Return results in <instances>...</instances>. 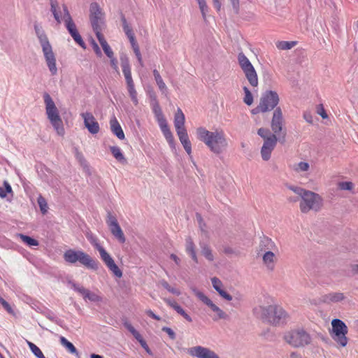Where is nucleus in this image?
<instances>
[{
    "label": "nucleus",
    "instance_id": "nucleus-43",
    "mask_svg": "<svg viewBox=\"0 0 358 358\" xmlns=\"http://www.w3.org/2000/svg\"><path fill=\"white\" fill-rule=\"evenodd\" d=\"M37 202L40 208V210L42 213V214H45L48 211V203L45 200V199L41 195H39L37 199Z\"/></svg>",
    "mask_w": 358,
    "mask_h": 358
},
{
    "label": "nucleus",
    "instance_id": "nucleus-10",
    "mask_svg": "<svg viewBox=\"0 0 358 358\" xmlns=\"http://www.w3.org/2000/svg\"><path fill=\"white\" fill-rule=\"evenodd\" d=\"M121 66L125 78L129 96L134 104L136 106L138 103L137 92L135 89L134 83L131 76V67L127 57H121Z\"/></svg>",
    "mask_w": 358,
    "mask_h": 358
},
{
    "label": "nucleus",
    "instance_id": "nucleus-53",
    "mask_svg": "<svg viewBox=\"0 0 358 358\" xmlns=\"http://www.w3.org/2000/svg\"><path fill=\"white\" fill-rule=\"evenodd\" d=\"M91 44H92V47L96 55L99 57H101L102 56V52H101V49L99 47L98 44L93 39L91 41Z\"/></svg>",
    "mask_w": 358,
    "mask_h": 358
},
{
    "label": "nucleus",
    "instance_id": "nucleus-61",
    "mask_svg": "<svg viewBox=\"0 0 358 358\" xmlns=\"http://www.w3.org/2000/svg\"><path fill=\"white\" fill-rule=\"evenodd\" d=\"M132 335L139 342L140 344L141 341L143 342L144 341V339L142 338L141 335L137 330L134 331V333H133Z\"/></svg>",
    "mask_w": 358,
    "mask_h": 358
},
{
    "label": "nucleus",
    "instance_id": "nucleus-16",
    "mask_svg": "<svg viewBox=\"0 0 358 358\" xmlns=\"http://www.w3.org/2000/svg\"><path fill=\"white\" fill-rule=\"evenodd\" d=\"M279 100V96L276 92L266 90L262 94L259 102L264 107V110L267 112L275 110L277 108Z\"/></svg>",
    "mask_w": 358,
    "mask_h": 358
},
{
    "label": "nucleus",
    "instance_id": "nucleus-3",
    "mask_svg": "<svg viewBox=\"0 0 358 358\" xmlns=\"http://www.w3.org/2000/svg\"><path fill=\"white\" fill-rule=\"evenodd\" d=\"M288 188L301 197L299 207L303 213L310 210L317 212L321 209L322 199L318 194L297 186L290 185Z\"/></svg>",
    "mask_w": 358,
    "mask_h": 358
},
{
    "label": "nucleus",
    "instance_id": "nucleus-31",
    "mask_svg": "<svg viewBox=\"0 0 358 358\" xmlns=\"http://www.w3.org/2000/svg\"><path fill=\"white\" fill-rule=\"evenodd\" d=\"M185 249L187 254L190 255L192 260L195 262H198V258L196 256V250H195V245L191 237H187L186 238V244Z\"/></svg>",
    "mask_w": 358,
    "mask_h": 358
},
{
    "label": "nucleus",
    "instance_id": "nucleus-45",
    "mask_svg": "<svg viewBox=\"0 0 358 358\" xmlns=\"http://www.w3.org/2000/svg\"><path fill=\"white\" fill-rule=\"evenodd\" d=\"M243 91L245 93L243 101L248 106H250L253 103V96L250 90L245 86L243 87Z\"/></svg>",
    "mask_w": 358,
    "mask_h": 358
},
{
    "label": "nucleus",
    "instance_id": "nucleus-4",
    "mask_svg": "<svg viewBox=\"0 0 358 358\" xmlns=\"http://www.w3.org/2000/svg\"><path fill=\"white\" fill-rule=\"evenodd\" d=\"M34 30L36 35L39 41L42 48V51L45 57V62L52 76H55L57 73V68L56 65V57L52 51V45L45 34L44 30L37 23H35Z\"/></svg>",
    "mask_w": 358,
    "mask_h": 358
},
{
    "label": "nucleus",
    "instance_id": "nucleus-17",
    "mask_svg": "<svg viewBox=\"0 0 358 358\" xmlns=\"http://www.w3.org/2000/svg\"><path fill=\"white\" fill-rule=\"evenodd\" d=\"M106 224L113 236L120 243H124L126 238L115 215L108 212Z\"/></svg>",
    "mask_w": 358,
    "mask_h": 358
},
{
    "label": "nucleus",
    "instance_id": "nucleus-48",
    "mask_svg": "<svg viewBox=\"0 0 358 358\" xmlns=\"http://www.w3.org/2000/svg\"><path fill=\"white\" fill-rule=\"evenodd\" d=\"M12 192V187L8 182H4V187H0V197L5 198L7 193Z\"/></svg>",
    "mask_w": 358,
    "mask_h": 358
},
{
    "label": "nucleus",
    "instance_id": "nucleus-40",
    "mask_svg": "<svg viewBox=\"0 0 358 358\" xmlns=\"http://www.w3.org/2000/svg\"><path fill=\"white\" fill-rule=\"evenodd\" d=\"M17 236H20L21 240L29 246L38 245V241H36V239H34L29 236H27V235H24L22 234H18Z\"/></svg>",
    "mask_w": 358,
    "mask_h": 358
},
{
    "label": "nucleus",
    "instance_id": "nucleus-56",
    "mask_svg": "<svg viewBox=\"0 0 358 358\" xmlns=\"http://www.w3.org/2000/svg\"><path fill=\"white\" fill-rule=\"evenodd\" d=\"M317 113L323 118L325 119L327 117V114L322 104L319 105L317 107Z\"/></svg>",
    "mask_w": 358,
    "mask_h": 358
},
{
    "label": "nucleus",
    "instance_id": "nucleus-7",
    "mask_svg": "<svg viewBox=\"0 0 358 358\" xmlns=\"http://www.w3.org/2000/svg\"><path fill=\"white\" fill-rule=\"evenodd\" d=\"M151 106L152 112L157 119L159 126L162 130V132L163 133L170 147L173 150H176V144L174 142L173 136L171 130L169 129L167 121L164 117L162 108L159 104V102L155 96L152 99Z\"/></svg>",
    "mask_w": 358,
    "mask_h": 358
},
{
    "label": "nucleus",
    "instance_id": "nucleus-12",
    "mask_svg": "<svg viewBox=\"0 0 358 358\" xmlns=\"http://www.w3.org/2000/svg\"><path fill=\"white\" fill-rule=\"evenodd\" d=\"M94 247L99 252L100 258L109 269V271H110L115 277L119 278H121L122 276V272L115 263L110 255L108 253L105 248L98 243L94 244Z\"/></svg>",
    "mask_w": 358,
    "mask_h": 358
},
{
    "label": "nucleus",
    "instance_id": "nucleus-15",
    "mask_svg": "<svg viewBox=\"0 0 358 358\" xmlns=\"http://www.w3.org/2000/svg\"><path fill=\"white\" fill-rule=\"evenodd\" d=\"M90 22L96 36L101 35V24L103 23L102 13L97 3H92L90 5Z\"/></svg>",
    "mask_w": 358,
    "mask_h": 358
},
{
    "label": "nucleus",
    "instance_id": "nucleus-14",
    "mask_svg": "<svg viewBox=\"0 0 358 358\" xmlns=\"http://www.w3.org/2000/svg\"><path fill=\"white\" fill-rule=\"evenodd\" d=\"M192 289L194 294L198 297V299H199L203 303L207 305L213 312L216 313V315L213 318L214 321L229 319V316L217 306L213 303V302L202 292L198 290L196 288H192Z\"/></svg>",
    "mask_w": 358,
    "mask_h": 358
},
{
    "label": "nucleus",
    "instance_id": "nucleus-2",
    "mask_svg": "<svg viewBox=\"0 0 358 358\" xmlns=\"http://www.w3.org/2000/svg\"><path fill=\"white\" fill-rule=\"evenodd\" d=\"M253 313L264 322L274 325L285 323L288 317L286 311L281 306L277 305L259 306L253 309Z\"/></svg>",
    "mask_w": 358,
    "mask_h": 358
},
{
    "label": "nucleus",
    "instance_id": "nucleus-22",
    "mask_svg": "<svg viewBox=\"0 0 358 358\" xmlns=\"http://www.w3.org/2000/svg\"><path fill=\"white\" fill-rule=\"evenodd\" d=\"M282 110L280 107H278L274 110L271 124L273 134L275 136L279 135L282 129Z\"/></svg>",
    "mask_w": 358,
    "mask_h": 358
},
{
    "label": "nucleus",
    "instance_id": "nucleus-46",
    "mask_svg": "<svg viewBox=\"0 0 358 358\" xmlns=\"http://www.w3.org/2000/svg\"><path fill=\"white\" fill-rule=\"evenodd\" d=\"M74 154L76 159L83 166H87V161L85 160L83 155L80 152L77 148H74Z\"/></svg>",
    "mask_w": 358,
    "mask_h": 358
},
{
    "label": "nucleus",
    "instance_id": "nucleus-28",
    "mask_svg": "<svg viewBox=\"0 0 358 358\" xmlns=\"http://www.w3.org/2000/svg\"><path fill=\"white\" fill-rule=\"evenodd\" d=\"M50 11L57 24H61L62 17L61 15L60 7L57 0H49Z\"/></svg>",
    "mask_w": 358,
    "mask_h": 358
},
{
    "label": "nucleus",
    "instance_id": "nucleus-26",
    "mask_svg": "<svg viewBox=\"0 0 358 358\" xmlns=\"http://www.w3.org/2000/svg\"><path fill=\"white\" fill-rule=\"evenodd\" d=\"M177 135L178 136L179 140L182 145L184 149L187 152V153L191 156L192 153V144L189 139V136L187 134V131H178L177 133Z\"/></svg>",
    "mask_w": 358,
    "mask_h": 358
},
{
    "label": "nucleus",
    "instance_id": "nucleus-21",
    "mask_svg": "<svg viewBox=\"0 0 358 358\" xmlns=\"http://www.w3.org/2000/svg\"><path fill=\"white\" fill-rule=\"evenodd\" d=\"M72 287L76 292L81 294L85 301L88 300L92 302H100L102 301V298L100 296L76 283H73Z\"/></svg>",
    "mask_w": 358,
    "mask_h": 358
},
{
    "label": "nucleus",
    "instance_id": "nucleus-8",
    "mask_svg": "<svg viewBox=\"0 0 358 358\" xmlns=\"http://www.w3.org/2000/svg\"><path fill=\"white\" fill-rule=\"evenodd\" d=\"M285 341L294 348L304 347L311 343V336L303 329L291 330L285 334Z\"/></svg>",
    "mask_w": 358,
    "mask_h": 358
},
{
    "label": "nucleus",
    "instance_id": "nucleus-50",
    "mask_svg": "<svg viewBox=\"0 0 358 358\" xmlns=\"http://www.w3.org/2000/svg\"><path fill=\"white\" fill-rule=\"evenodd\" d=\"M294 171L297 172L307 171L309 169V164L304 162H301L295 165Z\"/></svg>",
    "mask_w": 358,
    "mask_h": 358
},
{
    "label": "nucleus",
    "instance_id": "nucleus-44",
    "mask_svg": "<svg viewBox=\"0 0 358 358\" xmlns=\"http://www.w3.org/2000/svg\"><path fill=\"white\" fill-rule=\"evenodd\" d=\"M160 284L164 289H166L168 292H171V294H175L176 296H180L181 294V292H180L179 289L171 287L166 280H162L160 282Z\"/></svg>",
    "mask_w": 358,
    "mask_h": 358
},
{
    "label": "nucleus",
    "instance_id": "nucleus-36",
    "mask_svg": "<svg viewBox=\"0 0 358 358\" xmlns=\"http://www.w3.org/2000/svg\"><path fill=\"white\" fill-rule=\"evenodd\" d=\"M199 245L201 248V254L205 257L206 259L210 262H213L214 260V256L210 246L203 242H200Z\"/></svg>",
    "mask_w": 358,
    "mask_h": 358
},
{
    "label": "nucleus",
    "instance_id": "nucleus-42",
    "mask_svg": "<svg viewBox=\"0 0 358 358\" xmlns=\"http://www.w3.org/2000/svg\"><path fill=\"white\" fill-rule=\"evenodd\" d=\"M70 35L73 38L75 42L76 43H78L81 48H83V49L86 48V45H85V42L83 41V40L80 34H79L78 29H76V31H74L72 33H71Z\"/></svg>",
    "mask_w": 358,
    "mask_h": 358
},
{
    "label": "nucleus",
    "instance_id": "nucleus-19",
    "mask_svg": "<svg viewBox=\"0 0 358 358\" xmlns=\"http://www.w3.org/2000/svg\"><path fill=\"white\" fill-rule=\"evenodd\" d=\"M278 138L275 134L264 141L261 148V156L263 160L268 161L271 158V152L274 150Z\"/></svg>",
    "mask_w": 358,
    "mask_h": 358
},
{
    "label": "nucleus",
    "instance_id": "nucleus-33",
    "mask_svg": "<svg viewBox=\"0 0 358 358\" xmlns=\"http://www.w3.org/2000/svg\"><path fill=\"white\" fill-rule=\"evenodd\" d=\"M100 45H101L104 53L108 58H111L114 56L113 51L110 46L107 43L103 34L96 36Z\"/></svg>",
    "mask_w": 358,
    "mask_h": 358
},
{
    "label": "nucleus",
    "instance_id": "nucleus-30",
    "mask_svg": "<svg viewBox=\"0 0 358 358\" xmlns=\"http://www.w3.org/2000/svg\"><path fill=\"white\" fill-rule=\"evenodd\" d=\"M59 341L61 345L71 354L74 355L77 358H80V354L76 348L72 343L69 341L65 337L60 336Z\"/></svg>",
    "mask_w": 358,
    "mask_h": 358
},
{
    "label": "nucleus",
    "instance_id": "nucleus-49",
    "mask_svg": "<svg viewBox=\"0 0 358 358\" xmlns=\"http://www.w3.org/2000/svg\"><path fill=\"white\" fill-rule=\"evenodd\" d=\"M257 134L264 138V141H266V138H271V136L273 135V134H271L268 129L265 128H259L257 131Z\"/></svg>",
    "mask_w": 358,
    "mask_h": 358
},
{
    "label": "nucleus",
    "instance_id": "nucleus-25",
    "mask_svg": "<svg viewBox=\"0 0 358 358\" xmlns=\"http://www.w3.org/2000/svg\"><path fill=\"white\" fill-rule=\"evenodd\" d=\"M110 126L111 131L114 135H115L120 140L124 139L125 136L124 131L115 117H113L110 120Z\"/></svg>",
    "mask_w": 358,
    "mask_h": 358
},
{
    "label": "nucleus",
    "instance_id": "nucleus-39",
    "mask_svg": "<svg viewBox=\"0 0 358 358\" xmlns=\"http://www.w3.org/2000/svg\"><path fill=\"white\" fill-rule=\"evenodd\" d=\"M27 345L31 350V352L34 355V356L37 358H45L43 353L41 350V349L36 345L34 343L27 341Z\"/></svg>",
    "mask_w": 358,
    "mask_h": 358
},
{
    "label": "nucleus",
    "instance_id": "nucleus-11",
    "mask_svg": "<svg viewBox=\"0 0 358 358\" xmlns=\"http://www.w3.org/2000/svg\"><path fill=\"white\" fill-rule=\"evenodd\" d=\"M238 61L249 83L252 87H257L258 85V77L257 72L250 60L243 52L238 53Z\"/></svg>",
    "mask_w": 358,
    "mask_h": 358
},
{
    "label": "nucleus",
    "instance_id": "nucleus-57",
    "mask_svg": "<svg viewBox=\"0 0 358 358\" xmlns=\"http://www.w3.org/2000/svg\"><path fill=\"white\" fill-rule=\"evenodd\" d=\"M266 111L264 110V107L262 106V104L259 103V105L253 108L251 111V113L253 115L258 114L259 113H266Z\"/></svg>",
    "mask_w": 358,
    "mask_h": 358
},
{
    "label": "nucleus",
    "instance_id": "nucleus-20",
    "mask_svg": "<svg viewBox=\"0 0 358 358\" xmlns=\"http://www.w3.org/2000/svg\"><path fill=\"white\" fill-rule=\"evenodd\" d=\"M81 116L84 120L85 127L90 134H96L99 132V124L91 113H83L81 114Z\"/></svg>",
    "mask_w": 358,
    "mask_h": 358
},
{
    "label": "nucleus",
    "instance_id": "nucleus-62",
    "mask_svg": "<svg viewBox=\"0 0 358 358\" xmlns=\"http://www.w3.org/2000/svg\"><path fill=\"white\" fill-rule=\"evenodd\" d=\"M132 335L139 342L140 344L141 341L143 342L144 341V339L142 338L141 335L137 330L134 331V333H133Z\"/></svg>",
    "mask_w": 358,
    "mask_h": 358
},
{
    "label": "nucleus",
    "instance_id": "nucleus-63",
    "mask_svg": "<svg viewBox=\"0 0 358 358\" xmlns=\"http://www.w3.org/2000/svg\"><path fill=\"white\" fill-rule=\"evenodd\" d=\"M132 335L139 342L140 344L141 341L143 342L144 341V339L142 338L141 335L137 330L134 331V333H133Z\"/></svg>",
    "mask_w": 358,
    "mask_h": 358
},
{
    "label": "nucleus",
    "instance_id": "nucleus-51",
    "mask_svg": "<svg viewBox=\"0 0 358 358\" xmlns=\"http://www.w3.org/2000/svg\"><path fill=\"white\" fill-rule=\"evenodd\" d=\"M354 185L352 182L344 181L338 183V188L342 190H352Z\"/></svg>",
    "mask_w": 358,
    "mask_h": 358
},
{
    "label": "nucleus",
    "instance_id": "nucleus-24",
    "mask_svg": "<svg viewBox=\"0 0 358 358\" xmlns=\"http://www.w3.org/2000/svg\"><path fill=\"white\" fill-rule=\"evenodd\" d=\"M185 115L182 110L178 108L174 116V126L177 133L178 131H187L185 127Z\"/></svg>",
    "mask_w": 358,
    "mask_h": 358
},
{
    "label": "nucleus",
    "instance_id": "nucleus-18",
    "mask_svg": "<svg viewBox=\"0 0 358 358\" xmlns=\"http://www.w3.org/2000/svg\"><path fill=\"white\" fill-rule=\"evenodd\" d=\"M187 352L190 356L196 358H220L215 352L201 345L189 348Z\"/></svg>",
    "mask_w": 358,
    "mask_h": 358
},
{
    "label": "nucleus",
    "instance_id": "nucleus-6",
    "mask_svg": "<svg viewBox=\"0 0 358 358\" xmlns=\"http://www.w3.org/2000/svg\"><path fill=\"white\" fill-rule=\"evenodd\" d=\"M43 97L45 105V113L48 119L50 120V122L57 131V134L59 136H64L65 131L63 122L54 101L50 95L47 92L43 94Z\"/></svg>",
    "mask_w": 358,
    "mask_h": 358
},
{
    "label": "nucleus",
    "instance_id": "nucleus-32",
    "mask_svg": "<svg viewBox=\"0 0 358 358\" xmlns=\"http://www.w3.org/2000/svg\"><path fill=\"white\" fill-rule=\"evenodd\" d=\"M343 299H345V296L344 294L341 292H331L323 296V301L326 303H336L341 301Z\"/></svg>",
    "mask_w": 358,
    "mask_h": 358
},
{
    "label": "nucleus",
    "instance_id": "nucleus-23",
    "mask_svg": "<svg viewBox=\"0 0 358 358\" xmlns=\"http://www.w3.org/2000/svg\"><path fill=\"white\" fill-rule=\"evenodd\" d=\"M62 10L64 13L63 19L65 22L66 28L69 33L71 34L77 29L76 24L74 23L68 8L65 4L62 5Z\"/></svg>",
    "mask_w": 358,
    "mask_h": 358
},
{
    "label": "nucleus",
    "instance_id": "nucleus-27",
    "mask_svg": "<svg viewBox=\"0 0 358 358\" xmlns=\"http://www.w3.org/2000/svg\"><path fill=\"white\" fill-rule=\"evenodd\" d=\"M277 247L275 243L268 237L264 236L261 238L259 243V250L261 251H271L275 250Z\"/></svg>",
    "mask_w": 358,
    "mask_h": 358
},
{
    "label": "nucleus",
    "instance_id": "nucleus-5",
    "mask_svg": "<svg viewBox=\"0 0 358 358\" xmlns=\"http://www.w3.org/2000/svg\"><path fill=\"white\" fill-rule=\"evenodd\" d=\"M63 257L66 262L71 264L79 262L81 265L94 271H97L99 268V262L83 250H67L64 252Z\"/></svg>",
    "mask_w": 358,
    "mask_h": 358
},
{
    "label": "nucleus",
    "instance_id": "nucleus-58",
    "mask_svg": "<svg viewBox=\"0 0 358 358\" xmlns=\"http://www.w3.org/2000/svg\"><path fill=\"white\" fill-rule=\"evenodd\" d=\"M196 216L197 221L199 222L201 230L203 232H205L206 231V230H205L206 225L204 223H203V219L201 217V215L199 213H196Z\"/></svg>",
    "mask_w": 358,
    "mask_h": 358
},
{
    "label": "nucleus",
    "instance_id": "nucleus-1",
    "mask_svg": "<svg viewBox=\"0 0 358 358\" xmlns=\"http://www.w3.org/2000/svg\"><path fill=\"white\" fill-rule=\"evenodd\" d=\"M196 135L198 139L203 142L210 150L216 155L221 154L228 146L225 134L222 129L210 131L201 127L196 129Z\"/></svg>",
    "mask_w": 358,
    "mask_h": 358
},
{
    "label": "nucleus",
    "instance_id": "nucleus-47",
    "mask_svg": "<svg viewBox=\"0 0 358 358\" xmlns=\"http://www.w3.org/2000/svg\"><path fill=\"white\" fill-rule=\"evenodd\" d=\"M44 315L46 318L50 320V321L57 324H60V322H62L61 320H59L53 312H52L50 310H48L45 313Z\"/></svg>",
    "mask_w": 358,
    "mask_h": 358
},
{
    "label": "nucleus",
    "instance_id": "nucleus-60",
    "mask_svg": "<svg viewBox=\"0 0 358 358\" xmlns=\"http://www.w3.org/2000/svg\"><path fill=\"white\" fill-rule=\"evenodd\" d=\"M0 303L8 311L10 312L11 310V308L9 303L6 301H5L2 297H0Z\"/></svg>",
    "mask_w": 358,
    "mask_h": 358
},
{
    "label": "nucleus",
    "instance_id": "nucleus-52",
    "mask_svg": "<svg viewBox=\"0 0 358 358\" xmlns=\"http://www.w3.org/2000/svg\"><path fill=\"white\" fill-rule=\"evenodd\" d=\"M212 285L213 288L218 292L219 290H222V283L220 279L214 277L211 279Z\"/></svg>",
    "mask_w": 358,
    "mask_h": 358
},
{
    "label": "nucleus",
    "instance_id": "nucleus-29",
    "mask_svg": "<svg viewBox=\"0 0 358 358\" xmlns=\"http://www.w3.org/2000/svg\"><path fill=\"white\" fill-rule=\"evenodd\" d=\"M50 11L57 24H61L62 17L61 15L60 7L57 0H49Z\"/></svg>",
    "mask_w": 358,
    "mask_h": 358
},
{
    "label": "nucleus",
    "instance_id": "nucleus-59",
    "mask_svg": "<svg viewBox=\"0 0 358 358\" xmlns=\"http://www.w3.org/2000/svg\"><path fill=\"white\" fill-rule=\"evenodd\" d=\"M145 313H146L149 317H150L151 318H152V319H154V320H158V321H159V320H161V317H160L159 315H156L155 313H153V311H152V310H150V309H149V310H147L145 311Z\"/></svg>",
    "mask_w": 358,
    "mask_h": 358
},
{
    "label": "nucleus",
    "instance_id": "nucleus-35",
    "mask_svg": "<svg viewBox=\"0 0 358 358\" xmlns=\"http://www.w3.org/2000/svg\"><path fill=\"white\" fill-rule=\"evenodd\" d=\"M273 251H266L263 255V262L270 270H273L274 268L275 255Z\"/></svg>",
    "mask_w": 358,
    "mask_h": 358
},
{
    "label": "nucleus",
    "instance_id": "nucleus-13",
    "mask_svg": "<svg viewBox=\"0 0 358 358\" xmlns=\"http://www.w3.org/2000/svg\"><path fill=\"white\" fill-rule=\"evenodd\" d=\"M121 21L122 22V28L125 35L127 36L131 43V48L134 52V54L138 59V63L141 66H143V62L142 59L141 53L139 49L138 43L136 41L134 33L131 27L128 24L124 15L121 13Z\"/></svg>",
    "mask_w": 358,
    "mask_h": 358
},
{
    "label": "nucleus",
    "instance_id": "nucleus-64",
    "mask_svg": "<svg viewBox=\"0 0 358 358\" xmlns=\"http://www.w3.org/2000/svg\"><path fill=\"white\" fill-rule=\"evenodd\" d=\"M303 117L307 122H308V123L313 122V117L310 113H304Z\"/></svg>",
    "mask_w": 358,
    "mask_h": 358
},
{
    "label": "nucleus",
    "instance_id": "nucleus-55",
    "mask_svg": "<svg viewBox=\"0 0 358 358\" xmlns=\"http://www.w3.org/2000/svg\"><path fill=\"white\" fill-rule=\"evenodd\" d=\"M219 294L227 301H231L232 296L223 289L218 291Z\"/></svg>",
    "mask_w": 358,
    "mask_h": 358
},
{
    "label": "nucleus",
    "instance_id": "nucleus-41",
    "mask_svg": "<svg viewBox=\"0 0 358 358\" xmlns=\"http://www.w3.org/2000/svg\"><path fill=\"white\" fill-rule=\"evenodd\" d=\"M296 44V42H295V41H278L276 43V47L279 50H290V49H292Z\"/></svg>",
    "mask_w": 358,
    "mask_h": 358
},
{
    "label": "nucleus",
    "instance_id": "nucleus-9",
    "mask_svg": "<svg viewBox=\"0 0 358 358\" xmlns=\"http://www.w3.org/2000/svg\"><path fill=\"white\" fill-rule=\"evenodd\" d=\"M332 332L331 333L332 338L341 346L345 347L348 344V338L346 335L348 332L347 325L340 319H334L331 321Z\"/></svg>",
    "mask_w": 358,
    "mask_h": 358
},
{
    "label": "nucleus",
    "instance_id": "nucleus-54",
    "mask_svg": "<svg viewBox=\"0 0 358 358\" xmlns=\"http://www.w3.org/2000/svg\"><path fill=\"white\" fill-rule=\"evenodd\" d=\"M162 330L163 331L166 332L169 335V336L171 339H172V340L176 339V334L170 327H162Z\"/></svg>",
    "mask_w": 358,
    "mask_h": 358
},
{
    "label": "nucleus",
    "instance_id": "nucleus-37",
    "mask_svg": "<svg viewBox=\"0 0 358 358\" xmlns=\"http://www.w3.org/2000/svg\"><path fill=\"white\" fill-rule=\"evenodd\" d=\"M110 150L113 155V157L120 162L125 163L127 162L126 158L124 157V154L122 153L121 149L117 146H111L110 147Z\"/></svg>",
    "mask_w": 358,
    "mask_h": 358
},
{
    "label": "nucleus",
    "instance_id": "nucleus-34",
    "mask_svg": "<svg viewBox=\"0 0 358 358\" xmlns=\"http://www.w3.org/2000/svg\"><path fill=\"white\" fill-rule=\"evenodd\" d=\"M153 76L155 77L156 83L162 93L166 95L168 93V88L166 84L164 83L162 76H160L159 71L157 69L153 70Z\"/></svg>",
    "mask_w": 358,
    "mask_h": 358
},
{
    "label": "nucleus",
    "instance_id": "nucleus-38",
    "mask_svg": "<svg viewBox=\"0 0 358 358\" xmlns=\"http://www.w3.org/2000/svg\"><path fill=\"white\" fill-rule=\"evenodd\" d=\"M164 302L168 304L170 307L174 309L178 314L183 315L186 312L185 310L178 305L174 300L171 299H164Z\"/></svg>",
    "mask_w": 358,
    "mask_h": 358
}]
</instances>
